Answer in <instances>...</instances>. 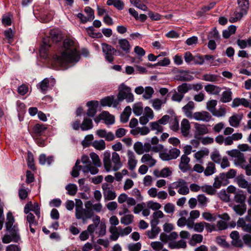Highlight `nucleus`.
I'll use <instances>...</instances> for the list:
<instances>
[{"mask_svg": "<svg viewBox=\"0 0 251 251\" xmlns=\"http://www.w3.org/2000/svg\"><path fill=\"white\" fill-rule=\"evenodd\" d=\"M197 200L199 207L204 208L207 206L209 199L203 194L197 196Z\"/></svg>", "mask_w": 251, "mask_h": 251, "instance_id": "nucleus-35", "label": "nucleus"}, {"mask_svg": "<svg viewBox=\"0 0 251 251\" xmlns=\"http://www.w3.org/2000/svg\"><path fill=\"white\" fill-rule=\"evenodd\" d=\"M190 125L189 121L186 119L182 120L181 123V133L184 137L189 135Z\"/></svg>", "mask_w": 251, "mask_h": 251, "instance_id": "nucleus-25", "label": "nucleus"}, {"mask_svg": "<svg viewBox=\"0 0 251 251\" xmlns=\"http://www.w3.org/2000/svg\"><path fill=\"white\" fill-rule=\"evenodd\" d=\"M164 214L160 211L158 210L153 213L152 219L151 221V226H157L159 223V219L163 218Z\"/></svg>", "mask_w": 251, "mask_h": 251, "instance_id": "nucleus-27", "label": "nucleus"}, {"mask_svg": "<svg viewBox=\"0 0 251 251\" xmlns=\"http://www.w3.org/2000/svg\"><path fill=\"white\" fill-rule=\"evenodd\" d=\"M218 78L219 76L215 74H206L202 76V79L207 81L215 82Z\"/></svg>", "mask_w": 251, "mask_h": 251, "instance_id": "nucleus-55", "label": "nucleus"}, {"mask_svg": "<svg viewBox=\"0 0 251 251\" xmlns=\"http://www.w3.org/2000/svg\"><path fill=\"white\" fill-rule=\"evenodd\" d=\"M93 126V125L92 120L85 118L80 126V128L82 130L85 131L92 128Z\"/></svg>", "mask_w": 251, "mask_h": 251, "instance_id": "nucleus-43", "label": "nucleus"}, {"mask_svg": "<svg viewBox=\"0 0 251 251\" xmlns=\"http://www.w3.org/2000/svg\"><path fill=\"white\" fill-rule=\"evenodd\" d=\"M169 124L170 128L172 130L176 131L179 129V122L176 118H171L169 121Z\"/></svg>", "mask_w": 251, "mask_h": 251, "instance_id": "nucleus-60", "label": "nucleus"}, {"mask_svg": "<svg viewBox=\"0 0 251 251\" xmlns=\"http://www.w3.org/2000/svg\"><path fill=\"white\" fill-rule=\"evenodd\" d=\"M190 161V158L186 154H183L181 156L178 167L183 173L191 170V167L189 164Z\"/></svg>", "mask_w": 251, "mask_h": 251, "instance_id": "nucleus-16", "label": "nucleus"}, {"mask_svg": "<svg viewBox=\"0 0 251 251\" xmlns=\"http://www.w3.org/2000/svg\"><path fill=\"white\" fill-rule=\"evenodd\" d=\"M151 229L147 231V235L150 239L155 238L160 231V229L157 226H151Z\"/></svg>", "mask_w": 251, "mask_h": 251, "instance_id": "nucleus-47", "label": "nucleus"}, {"mask_svg": "<svg viewBox=\"0 0 251 251\" xmlns=\"http://www.w3.org/2000/svg\"><path fill=\"white\" fill-rule=\"evenodd\" d=\"M109 230L111 233L110 239L113 241H116L120 236L119 226H111Z\"/></svg>", "mask_w": 251, "mask_h": 251, "instance_id": "nucleus-39", "label": "nucleus"}, {"mask_svg": "<svg viewBox=\"0 0 251 251\" xmlns=\"http://www.w3.org/2000/svg\"><path fill=\"white\" fill-rule=\"evenodd\" d=\"M93 146L97 150H103L105 148V143L103 140H96L93 142Z\"/></svg>", "mask_w": 251, "mask_h": 251, "instance_id": "nucleus-61", "label": "nucleus"}, {"mask_svg": "<svg viewBox=\"0 0 251 251\" xmlns=\"http://www.w3.org/2000/svg\"><path fill=\"white\" fill-rule=\"evenodd\" d=\"M154 92V90L152 87L150 86L146 87L144 89V93L143 97L145 99L148 100L152 97Z\"/></svg>", "mask_w": 251, "mask_h": 251, "instance_id": "nucleus-63", "label": "nucleus"}, {"mask_svg": "<svg viewBox=\"0 0 251 251\" xmlns=\"http://www.w3.org/2000/svg\"><path fill=\"white\" fill-rule=\"evenodd\" d=\"M202 240L203 236L202 235L195 234L192 236L189 243L191 246H195L197 244L201 243Z\"/></svg>", "mask_w": 251, "mask_h": 251, "instance_id": "nucleus-42", "label": "nucleus"}, {"mask_svg": "<svg viewBox=\"0 0 251 251\" xmlns=\"http://www.w3.org/2000/svg\"><path fill=\"white\" fill-rule=\"evenodd\" d=\"M50 36L44 38L43 43L40 50V54L44 58L48 57V50L50 47V40L51 39L55 42H58L60 40V35L57 30L53 29L50 31Z\"/></svg>", "mask_w": 251, "mask_h": 251, "instance_id": "nucleus-5", "label": "nucleus"}, {"mask_svg": "<svg viewBox=\"0 0 251 251\" xmlns=\"http://www.w3.org/2000/svg\"><path fill=\"white\" fill-rule=\"evenodd\" d=\"M131 88L125 85H122L119 88L117 99H114L113 96L106 97L100 100V104L103 106H108L117 107L119 103L123 101L129 92H131Z\"/></svg>", "mask_w": 251, "mask_h": 251, "instance_id": "nucleus-4", "label": "nucleus"}, {"mask_svg": "<svg viewBox=\"0 0 251 251\" xmlns=\"http://www.w3.org/2000/svg\"><path fill=\"white\" fill-rule=\"evenodd\" d=\"M211 115L207 111H201L195 112L192 116V118L197 121L209 122L211 119Z\"/></svg>", "mask_w": 251, "mask_h": 251, "instance_id": "nucleus-18", "label": "nucleus"}, {"mask_svg": "<svg viewBox=\"0 0 251 251\" xmlns=\"http://www.w3.org/2000/svg\"><path fill=\"white\" fill-rule=\"evenodd\" d=\"M15 222L14 218L11 212H8L6 215L5 227L10 235L5 234L2 237V241L4 244H8L12 241L18 242L20 240L19 228L17 225H13Z\"/></svg>", "mask_w": 251, "mask_h": 251, "instance_id": "nucleus-2", "label": "nucleus"}, {"mask_svg": "<svg viewBox=\"0 0 251 251\" xmlns=\"http://www.w3.org/2000/svg\"><path fill=\"white\" fill-rule=\"evenodd\" d=\"M103 163L105 170L107 172L117 171L123 166L120 155L116 152L111 153L109 151H106L103 153Z\"/></svg>", "mask_w": 251, "mask_h": 251, "instance_id": "nucleus-3", "label": "nucleus"}, {"mask_svg": "<svg viewBox=\"0 0 251 251\" xmlns=\"http://www.w3.org/2000/svg\"><path fill=\"white\" fill-rule=\"evenodd\" d=\"M53 78H45L37 85V87L43 94H46L49 88L54 86Z\"/></svg>", "mask_w": 251, "mask_h": 251, "instance_id": "nucleus-12", "label": "nucleus"}, {"mask_svg": "<svg viewBox=\"0 0 251 251\" xmlns=\"http://www.w3.org/2000/svg\"><path fill=\"white\" fill-rule=\"evenodd\" d=\"M87 106L89 107L87 112V115L91 117H93L97 111V108L99 106L98 101L92 100L87 102Z\"/></svg>", "mask_w": 251, "mask_h": 251, "instance_id": "nucleus-20", "label": "nucleus"}, {"mask_svg": "<svg viewBox=\"0 0 251 251\" xmlns=\"http://www.w3.org/2000/svg\"><path fill=\"white\" fill-rule=\"evenodd\" d=\"M90 157H91L93 166L97 167H100L101 166V163L99 158V155L95 152H91L90 153Z\"/></svg>", "mask_w": 251, "mask_h": 251, "instance_id": "nucleus-50", "label": "nucleus"}, {"mask_svg": "<svg viewBox=\"0 0 251 251\" xmlns=\"http://www.w3.org/2000/svg\"><path fill=\"white\" fill-rule=\"evenodd\" d=\"M94 212L90 209L82 208L75 211V217L77 220H81L83 224H86L88 219L93 217Z\"/></svg>", "mask_w": 251, "mask_h": 251, "instance_id": "nucleus-9", "label": "nucleus"}, {"mask_svg": "<svg viewBox=\"0 0 251 251\" xmlns=\"http://www.w3.org/2000/svg\"><path fill=\"white\" fill-rule=\"evenodd\" d=\"M81 162L84 164L82 167V171L84 173L90 172L92 175H96L99 172V169L92 165L88 156L82 155Z\"/></svg>", "mask_w": 251, "mask_h": 251, "instance_id": "nucleus-7", "label": "nucleus"}, {"mask_svg": "<svg viewBox=\"0 0 251 251\" xmlns=\"http://www.w3.org/2000/svg\"><path fill=\"white\" fill-rule=\"evenodd\" d=\"M232 209L237 214L241 216L246 212V205L245 204L234 205Z\"/></svg>", "mask_w": 251, "mask_h": 251, "instance_id": "nucleus-41", "label": "nucleus"}, {"mask_svg": "<svg viewBox=\"0 0 251 251\" xmlns=\"http://www.w3.org/2000/svg\"><path fill=\"white\" fill-rule=\"evenodd\" d=\"M211 160L215 163L220 164L222 160V157L218 151H213L210 155Z\"/></svg>", "mask_w": 251, "mask_h": 251, "instance_id": "nucleus-62", "label": "nucleus"}, {"mask_svg": "<svg viewBox=\"0 0 251 251\" xmlns=\"http://www.w3.org/2000/svg\"><path fill=\"white\" fill-rule=\"evenodd\" d=\"M92 221L93 223L89 225L86 230L90 235L93 238L94 236V233L95 232H96L97 226L100 222V217L98 215H95L93 217Z\"/></svg>", "mask_w": 251, "mask_h": 251, "instance_id": "nucleus-19", "label": "nucleus"}, {"mask_svg": "<svg viewBox=\"0 0 251 251\" xmlns=\"http://www.w3.org/2000/svg\"><path fill=\"white\" fill-rule=\"evenodd\" d=\"M128 158V168L129 170L132 171L136 167L137 160L135 158V156L134 152L131 151H128L127 153Z\"/></svg>", "mask_w": 251, "mask_h": 251, "instance_id": "nucleus-21", "label": "nucleus"}, {"mask_svg": "<svg viewBox=\"0 0 251 251\" xmlns=\"http://www.w3.org/2000/svg\"><path fill=\"white\" fill-rule=\"evenodd\" d=\"M192 89L191 86L187 83H184L177 87V91L180 94L183 95Z\"/></svg>", "mask_w": 251, "mask_h": 251, "instance_id": "nucleus-59", "label": "nucleus"}, {"mask_svg": "<svg viewBox=\"0 0 251 251\" xmlns=\"http://www.w3.org/2000/svg\"><path fill=\"white\" fill-rule=\"evenodd\" d=\"M230 237L231 239V244L235 247L242 248L244 246V241L241 239L239 233L237 231L234 230L231 232Z\"/></svg>", "mask_w": 251, "mask_h": 251, "instance_id": "nucleus-17", "label": "nucleus"}, {"mask_svg": "<svg viewBox=\"0 0 251 251\" xmlns=\"http://www.w3.org/2000/svg\"><path fill=\"white\" fill-rule=\"evenodd\" d=\"M102 189L103 197L105 201H112L116 198L117 194L112 185L105 183L102 184Z\"/></svg>", "mask_w": 251, "mask_h": 251, "instance_id": "nucleus-11", "label": "nucleus"}, {"mask_svg": "<svg viewBox=\"0 0 251 251\" xmlns=\"http://www.w3.org/2000/svg\"><path fill=\"white\" fill-rule=\"evenodd\" d=\"M216 172L215 164L212 162H208L206 166L205 169L204 168V175L205 176H208L215 174Z\"/></svg>", "mask_w": 251, "mask_h": 251, "instance_id": "nucleus-28", "label": "nucleus"}, {"mask_svg": "<svg viewBox=\"0 0 251 251\" xmlns=\"http://www.w3.org/2000/svg\"><path fill=\"white\" fill-rule=\"evenodd\" d=\"M210 224L203 222L195 223L193 226L194 230L198 232H202L204 229V226L207 229L210 228Z\"/></svg>", "mask_w": 251, "mask_h": 251, "instance_id": "nucleus-36", "label": "nucleus"}, {"mask_svg": "<svg viewBox=\"0 0 251 251\" xmlns=\"http://www.w3.org/2000/svg\"><path fill=\"white\" fill-rule=\"evenodd\" d=\"M189 188L187 182L184 179L180 178V183L177 192L182 195H186L189 193Z\"/></svg>", "mask_w": 251, "mask_h": 251, "instance_id": "nucleus-29", "label": "nucleus"}, {"mask_svg": "<svg viewBox=\"0 0 251 251\" xmlns=\"http://www.w3.org/2000/svg\"><path fill=\"white\" fill-rule=\"evenodd\" d=\"M204 89L209 94L215 95H218L221 91V88L212 84L205 85Z\"/></svg>", "mask_w": 251, "mask_h": 251, "instance_id": "nucleus-31", "label": "nucleus"}, {"mask_svg": "<svg viewBox=\"0 0 251 251\" xmlns=\"http://www.w3.org/2000/svg\"><path fill=\"white\" fill-rule=\"evenodd\" d=\"M180 151L179 149L174 148L170 150L165 149L159 153L160 158L164 161H169L177 158L180 155Z\"/></svg>", "mask_w": 251, "mask_h": 251, "instance_id": "nucleus-6", "label": "nucleus"}, {"mask_svg": "<svg viewBox=\"0 0 251 251\" xmlns=\"http://www.w3.org/2000/svg\"><path fill=\"white\" fill-rule=\"evenodd\" d=\"M130 2L135 7L143 11H147L148 10L147 6L139 0H130Z\"/></svg>", "mask_w": 251, "mask_h": 251, "instance_id": "nucleus-57", "label": "nucleus"}, {"mask_svg": "<svg viewBox=\"0 0 251 251\" xmlns=\"http://www.w3.org/2000/svg\"><path fill=\"white\" fill-rule=\"evenodd\" d=\"M195 132L194 137L197 139H201L204 135H205L209 132L208 128L207 126L204 124H200L199 123H195L194 125Z\"/></svg>", "mask_w": 251, "mask_h": 251, "instance_id": "nucleus-14", "label": "nucleus"}, {"mask_svg": "<svg viewBox=\"0 0 251 251\" xmlns=\"http://www.w3.org/2000/svg\"><path fill=\"white\" fill-rule=\"evenodd\" d=\"M150 126L151 130L156 131V133H161L163 130L162 126L157 121L150 123Z\"/></svg>", "mask_w": 251, "mask_h": 251, "instance_id": "nucleus-52", "label": "nucleus"}, {"mask_svg": "<svg viewBox=\"0 0 251 251\" xmlns=\"http://www.w3.org/2000/svg\"><path fill=\"white\" fill-rule=\"evenodd\" d=\"M236 181L238 186L242 188H246L248 185V182L244 178V176H238L236 178Z\"/></svg>", "mask_w": 251, "mask_h": 251, "instance_id": "nucleus-56", "label": "nucleus"}, {"mask_svg": "<svg viewBox=\"0 0 251 251\" xmlns=\"http://www.w3.org/2000/svg\"><path fill=\"white\" fill-rule=\"evenodd\" d=\"M96 234L99 237H102L106 234V226L104 223L100 222L96 230Z\"/></svg>", "mask_w": 251, "mask_h": 251, "instance_id": "nucleus-45", "label": "nucleus"}, {"mask_svg": "<svg viewBox=\"0 0 251 251\" xmlns=\"http://www.w3.org/2000/svg\"><path fill=\"white\" fill-rule=\"evenodd\" d=\"M234 200L235 201L239 204H245L246 196L242 191H240L235 194Z\"/></svg>", "mask_w": 251, "mask_h": 251, "instance_id": "nucleus-49", "label": "nucleus"}, {"mask_svg": "<svg viewBox=\"0 0 251 251\" xmlns=\"http://www.w3.org/2000/svg\"><path fill=\"white\" fill-rule=\"evenodd\" d=\"M226 153L233 158L236 166L241 167L246 163L244 154L238 150H232L226 151Z\"/></svg>", "mask_w": 251, "mask_h": 251, "instance_id": "nucleus-8", "label": "nucleus"}, {"mask_svg": "<svg viewBox=\"0 0 251 251\" xmlns=\"http://www.w3.org/2000/svg\"><path fill=\"white\" fill-rule=\"evenodd\" d=\"M154 117L152 110L149 107L146 106L144 109L143 115L139 118V122L142 125L147 124L150 120H152Z\"/></svg>", "mask_w": 251, "mask_h": 251, "instance_id": "nucleus-15", "label": "nucleus"}, {"mask_svg": "<svg viewBox=\"0 0 251 251\" xmlns=\"http://www.w3.org/2000/svg\"><path fill=\"white\" fill-rule=\"evenodd\" d=\"M120 48L126 53H129L131 46L128 40L126 39H121L118 41Z\"/></svg>", "mask_w": 251, "mask_h": 251, "instance_id": "nucleus-34", "label": "nucleus"}, {"mask_svg": "<svg viewBox=\"0 0 251 251\" xmlns=\"http://www.w3.org/2000/svg\"><path fill=\"white\" fill-rule=\"evenodd\" d=\"M237 2L240 10L247 12L249 5V0H237Z\"/></svg>", "mask_w": 251, "mask_h": 251, "instance_id": "nucleus-58", "label": "nucleus"}, {"mask_svg": "<svg viewBox=\"0 0 251 251\" xmlns=\"http://www.w3.org/2000/svg\"><path fill=\"white\" fill-rule=\"evenodd\" d=\"M168 246L171 249H185L187 247V243L184 240L181 239L178 241L170 242Z\"/></svg>", "mask_w": 251, "mask_h": 251, "instance_id": "nucleus-23", "label": "nucleus"}, {"mask_svg": "<svg viewBox=\"0 0 251 251\" xmlns=\"http://www.w3.org/2000/svg\"><path fill=\"white\" fill-rule=\"evenodd\" d=\"M80 58L76 43L70 39H65L63 45L52 56V63L58 66L57 69L65 70L69 63H76Z\"/></svg>", "mask_w": 251, "mask_h": 251, "instance_id": "nucleus-1", "label": "nucleus"}, {"mask_svg": "<svg viewBox=\"0 0 251 251\" xmlns=\"http://www.w3.org/2000/svg\"><path fill=\"white\" fill-rule=\"evenodd\" d=\"M237 44L241 49H244L248 47H251V38L247 39H238L237 40Z\"/></svg>", "mask_w": 251, "mask_h": 251, "instance_id": "nucleus-38", "label": "nucleus"}, {"mask_svg": "<svg viewBox=\"0 0 251 251\" xmlns=\"http://www.w3.org/2000/svg\"><path fill=\"white\" fill-rule=\"evenodd\" d=\"M201 190L202 192H205L209 195H214L216 193V189L211 185H204L201 187Z\"/></svg>", "mask_w": 251, "mask_h": 251, "instance_id": "nucleus-53", "label": "nucleus"}, {"mask_svg": "<svg viewBox=\"0 0 251 251\" xmlns=\"http://www.w3.org/2000/svg\"><path fill=\"white\" fill-rule=\"evenodd\" d=\"M131 113V108L129 106H126L121 115V122L123 123H126L129 120V118L130 116Z\"/></svg>", "mask_w": 251, "mask_h": 251, "instance_id": "nucleus-33", "label": "nucleus"}, {"mask_svg": "<svg viewBox=\"0 0 251 251\" xmlns=\"http://www.w3.org/2000/svg\"><path fill=\"white\" fill-rule=\"evenodd\" d=\"M101 115L103 117V119L105 121V123L106 125H112L114 123V117L109 114L108 112L104 111L101 113Z\"/></svg>", "mask_w": 251, "mask_h": 251, "instance_id": "nucleus-46", "label": "nucleus"}, {"mask_svg": "<svg viewBox=\"0 0 251 251\" xmlns=\"http://www.w3.org/2000/svg\"><path fill=\"white\" fill-rule=\"evenodd\" d=\"M141 161L143 163H147L150 167L154 166L156 162L152 156L148 153L145 154L142 156Z\"/></svg>", "mask_w": 251, "mask_h": 251, "instance_id": "nucleus-30", "label": "nucleus"}, {"mask_svg": "<svg viewBox=\"0 0 251 251\" xmlns=\"http://www.w3.org/2000/svg\"><path fill=\"white\" fill-rule=\"evenodd\" d=\"M209 151L208 149L201 150L197 151L194 154V157L197 159L199 163H202V158L208 155Z\"/></svg>", "mask_w": 251, "mask_h": 251, "instance_id": "nucleus-37", "label": "nucleus"}, {"mask_svg": "<svg viewBox=\"0 0 251 251\" xmlns=\"http://www.w3.org/2000/svg\"><path fill=\"white\" fill-rule=\"evenodd\" d=\"M27 214L26 218V226L27 230L28 226L32 233L35 232L36 227L38 225V222L35 220V217L31 213H25Z\"/></svg>", "mask_w": 251, "mask_h": 251, "instance_id": "nucleus-13", "label": "nucleus"}, {"mask_svg": "<svg viewBox=\"0 0 251 251\" xmlns=\"http://www.w3.org/2000/svg\"><path fill=\"white\" fill-rule=\"evenodd\" d=\"M67 191V194L70 196H74L76 194L77 191V187L75 184L70 183L65 187Z\"/></svg>", "mask_w": 251, "mask_h": 251, "instance_id": "nucleus-51", "label": "nucleus"}, {"mask_svg": "<svg viewBox=\"0 0 251 251\" xmlns=\"http://www.w3.org/2000/svg\"><path fill=\"white\" fill-rule=\"evenodd\" d=\"M101 47L105 60L110 63H112L114 61V55L116 53L117 50L111 46L106 43H102Z\"/></svg>", "mask_w": 251, "mask_h": 251, "instance_id": "nucleus-10", "label": "nucleus"}, {"mask_svg": "<svg viewBox=\"0 0 251 251\" xmlns=\"http://www.w3.org/2000/svg\"><path fill=\"white\" fill-rule=\"evenodd\" d=\"M195 104L193 101H190L184 106L182 109L185 116L189 118H192V111L194 109Z\"/></svg>", "mask_w": 251, "mask_h": 251, "instance_id": "nucleus-24", "label": "nucleus"}, {"mask_svg": "<svg viewBox=\"0 0 251 251\" xmlns=\"http://www.w3.org/2000/svg\"><path fill=\"white\" fill-rule=\"evenodd\" d=\"M232 92L230 89L225 91L222 93V101L226 103L229 102L232 100Z\"/></svg>", "mask_w": 251, "mask_h": 251, "instance_id": "nucleus-54", "label": "nucleus"}, {"mask_svg": "<svg viewBox=\"0 0 251 251\" xmlns=\"http://www.w3.org/2000/svg\"><path fill=\"white\" fill-rule=\"evenodd\" d=\"M39 163L41 165L47 164L50 165L53 161L52 156L47 157L45 154H42L40 155L39 158Z\"/></svg>", "mask_w": 251, "mask_h": 251, "instance_id": "nucleus-44", "label": "nucleus"}, {"mask_svg": "<svg viewBox=\"0 0 251 251\" xmlns=\"http://www.w3.org/2000/svg\"><path fill=\"white\" fill-rule=\"evenodd\" d=\"M166 102V99L163 100L159 99H154L151 100L152 106L156 111L161 109L162 105Z\"/></svg>", "mask_w": 251, "mask_h": 251, "instance_id": "nucleus-40", "label": "nucleus"}, {"mask_svg": "<svg viewBox=\"0 0 251 251\" xmlns=\"http://www.w3.org/2000/svg\"><path fill=\"white\" fill-rule=\"evenodd\" d=\"M207 38L208 40H213L216 41L217 42L220 40V35L216 27L214 28L209 32Z\"/></svg>", "mask_w": 251, "mask_h": 251, "instance_id": "nucleus-48", "label": "nucleus"}, {"mask_svg": "<svg viewBox=\"0 0 251 251\" xmlns=\"http://www.w3.org/2000/svg\"><path fill=\"white\" fill-rule=\"evenodd\" d=\"M250 103L249 100L245 98H236L233 100L231 106L232 107H237L242 105L245 107L249 108Z\"/></svg>", "mask_w": 251, "mask_h": 251, "instance_id": "nucleus-26", "label": "nucleus"}, {"mask_svg": "<svg viewBox=\"0 0 251 251\" xmlns=\"http://www.w3.org/2000/svg\"><path fill=\"white\" fill-rule=\"evenodd\" d=\"M151 246L154 251H161L163 249L164 244L159 241L152 242Z\"/></svg>", "mask_w": 251, "mask_h": 251, "instance_id": "nucleus-64", "label": "nucleus"}, {"mask_svg": "<svg viewBox=\"0 0 251 251\" xmlns=\"http://www.w3.org/2000/svg\"><path fill=\"white\" fill-rule=\"evenodd\" d=\"M210 231H216L218 230H222L226 229L227 227L226 222L220 220L217 223V226L215 225H210Z\"/></svg>", "mask_w": 251, "mask_h": 251, "instance_id": "nucleus-32", "label": "nucleus"}, {"mask_svg": "<svg viewBox=\"0 0 251 251\" xmlns=\"http://www.w3.org/2000/svg\"><path fill=\"white\" fill-rule=\"evenodd\" d=\"M242 119V114H233L229 118L228 122L230 126L234 127H238Z\"/></svg>", "mask_w": 251, "mask_h": 251, "instance_id": "nucleus-22", "label": "nucleus"}]
</instances>
